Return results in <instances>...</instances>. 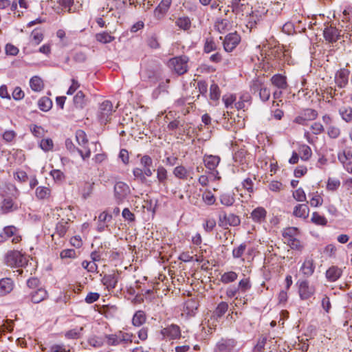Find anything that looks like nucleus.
I'll return each mask as SVG.
<instances>
[{
	"label": "nucleus",
	"mask_w": 352,
	"mask_h": 352,
	"mask_svg": "<svg viewBox=\"0 0 352 352\" xmlns=\"http://www.w3.org/2000/svg\"><path fill=\"white\" fill-rule=\"evenodd\" d=\"M251 287V285L248 278H243L237 285V289L243 292H245Z\"/></svg>",
	"instance_id": "obj_52"
},
{
	"label": "nucleus",
	"mask_w": 352,
	"mask_h": 352,
	"mask_svg": "<svg viewBox=\"0 0 352 352\" xmlns=\"http://www.w3.org/2000/svg\"><path fill=\"white\" fill-rule=\"evenodd\" d=\"M162 334L164 337L170 340H175L180 337L181 331L179 326L172 324L168 325L162 330Z\"/></svg>",
	"instance_id": "obj_10"
},
{
	"label": "nucleus",
	"mask_w": 352,
	"mask_h": 352,
	"mask_svg": "<svg viewBox=\"0 0 352 352\" xmlns=\"http://www.w3.org/2000/svg\"><path fill=\"white\" fill-rule=\"evenodd\" d=\"M297 232V229L296 228H288L284 230L283 232V236L285 239L286 241L287 239H294V235Z\"/></svg>",
	"instance_id": "obj_55"
},
{
	"label": "nucleus",
	"mask_w": 352,
	"mask_h": 352,
	"mask_svg": "<svg viewBox=\"0 0 352 352\" xmlns=\"http://www.w3.org/2000/svg\"><path fill=\"white\" fill-rule=\"evenodd\" d=\"M13 289V283L10 278L0 280V296H5Z\"/></svg>",
	"instance_id": "obj_20"
},
{
	"label": "nucleus",
	"mask_w": 352,
	"mask_h": 352,
	"mask_svg": "<svg viewBox=\"0 0 352 352\" xmlns=\"http://www.w3.org/2000/svg\"><path fill=\"white\" fill-rule=\"evenodd\" d=\"M132 338L133 334L122 331L118 332V339L120 340V344L125 345L127 344L128 343H131L133 341Z\"/></svg>",
	"instance_id": "obj_39"
},
{
	"label": "nucleus",
	"mask_w": 352,
	"mask_h": 352,
	"mask_svg": "<svg viewBox=\"0 0 352 352\" xmlns=\"http://www.w3.org/2000/svg\"><path fill=\"white\" fill-rule=\"evenodd\" d=\"M167 176L166 169L162 166H159L157 169V178L158 181L164 184L167 179Z\"/></svg>",
	"instance_id": "obj_46"
},
{
	"label": "nucleus",
	"mask_w": 352,
	"mask_h": 352,
	"mask_svg": "<svg viewBox=\"0 0 352 352\" xmlns=\"http://www.w3.org/2000/svg\"><path fill=\"white\" fill-rule=\"evenodd\" d=\"M83 327H76L67 331L65 336L68 339H78L81 336Z\"/></svg>",
	"instance_id": "obj_37"
},
{
	"label": "nucleus",
	"mask_w": 352,
	"mask_h": 352,
	"mask_svg": "<svg viewBox=\"0 0 352 352\" xmlns=\"http://www.w3.org/2000/svg\"><path fill=\"white\" fill-rule=\"evenodd\" d=\"M298 283V293L302 300H307L314 294L315 287L310 285L308 280H299Z\"/></svg>",
	"instance_id": "obj_6"
},
{
	"label": "nucleus",
	"mask_w": 352,
	"mask_h": 352,
	"mask_svg": "<svg viewBox=\"0 0 352 352\" xmlns=\"http://www.w3.org/2000/svg\"><path fill=\"white\" fill-rule=\"evenodd\" d=\"M88 342L94 347H100L103 345L104 340L102 337L93 336L88 340Z\"/></svg>",
	"instance_id": "obj_48"
},
{
	"label": "nucleus",
	"mask_w": 352,
	"mask_h": 352,
	"mask_svg": "<svg viewBox=\"0 0 352 352\" xmlns=\"http://www.w3.org/2000/svg\"><path fill=\"white\" fill-rule=\"evenodd\" d=\"M204 163L206 168L210 170H214L220 162V158L218 156L208 155L204 157Z\"/></svg>",
	"instance_id": "obj_21"
},
{
	"label": "nucleus",
	"mask_w": 352,
	"mask_h": 352,
	"mask_svg": "<svg viewBox=\"0 0 352 352\" xmlns=\"http://www.w3.org/2000/svg\"><path fill=\"white\" fill-rule=\"evenodd\" d=\"M53 141L51 139H43L40 142V147L45 151H49L53 148Z\"/></svg>",
	"instance_id": "obj_53"
},
{
	"label": "nucleus",
	"mask_w": 352,
	"mask_h": 352,
	"mask_svg": "<svg viewBox=\"0 0 352 352\" xmlns=\"http://www.w3.org/2000/svg\"><path fill=\"white\" fill-rule=\"evenodd\" d=\"M94 182H84L80 184L79 192L84 199H87L90 197L94 190Z\"/></svg>",
	"instance_id": "obj_15"
},
{
	"label": "nucleus",
	"mask_w": 352,
	"mask_h": 352,
	"mask_svg": "<svg viewBox=\"0 0 352 352\" xmlns=\"http://www.w3.org/2000/svg\"><path fill=\"white\" fill-rule=\"evenodd\" d=\"M173 175L180 179H186L188 177V172L187 169L183 166H177L173 170Z\"/></svg>",
	"instance_id": "obj_34"
},
{
	"label": "nucleus",
	"mask_w": 352,
	"mask_h": 352,
	"mask_svg": "<svg viewBox=\"0 0 352 352\" xmlns=\"http://www.w3.org/2000/svg\"><path fill=\"white\" fill-rule=\"evenodd\" d=\"M104 339L106 340L105 342L108 345L117 346L120 344V340L118 339V333L116 334L105 335Z\"/></svg>",
	"instance_id": "obj_43"
},
{
	"label": "nucleus",
	"mask_w": 352,
	"mask_h": 352,
	"mask_svg": "<svg viewBox=\"0 0 352 352\" xmlns=\"http://www.w3.org/2000/svg\"><path fill=\"white\" fill-rule=\"evenodd\" d=\"M140 165L142 166V168L146 167H152V158L147 155H143L140 159Z\"/></svg>",
	"instance_id": "obj_58"
},
{
	"label": "nucleus",
	"mask_w": 352,
	"mask_h": 352,
	"mask_svg": "<svg viewBox=\"0 0 352 352\" xmlns=\"http://www.w3.org/2000/svg\"><path fill=\"white\" fill-rule=\"evenodd\" d=\"M339 113L346 122L352 120V108L351 107H342L339 109Z\"/></svg>",
	"instance_id": "obj_32"
},
{
	"label": "nucleus",
	"mask_w": 352,
	"mask_h": 352,
	"mask_svg": "<svg viewBox=\"0 0 352 352\" xmlns=\"http://www.w3.org/2000/svg\"><path fill=\"white\" fill-rule=\"evenodd\" d=\"M251 217L254 221L261 222L265 219L266 211L263 208H256L251 213Z\"/></svg>",
	"instance_id": "obj_24"
},
{
	"label": "nucleus",
	"mask_w": 352,
	"mask_h": 352,
	"mask_svg": "<svg viewBox=\"0 0 352 352\" xmlns=\"http://www.w3.org/2000/svg\"><path fill=\"white\" fill-rule=\"evenodd\" d=\"M301 160L307 161L311 155V150L308 146H303L301 148Z\"/></svg>",
	"instance_id": "obj_64"
},
{
	"label": "nucleus",
	"mask_w": 352,
	"mask_h": 352,
	"mask_svg": "<svg viewBox=\"0 0 352 352\" xmlns=\"http://www.w3.org/2000/svg\"><path fill=\"white\" fill-rule=\"evenodd\" d=\"M246 248L245 244H241L238 248H235L232 251V256L234 258H240L244 253Z\"/></svg>",
	"instance_id": "obj_63"
},
{
	"label": "nucleus",
	"mask_w": 352,
	"mask_h": 352,
	"mask_svg": "<svg viewBox=\"0 0 352 352\" xmlns=\"http://www.w3.org/2000/svg\"><path fill=\"white\" fill-rule=\"evenodd\" d=\"M188 58L184 56L175 57L170 60L169 65L179 75L185 74L188 70Z\"/></svg>",
	"instance_id": "obj_3"
},
{
	"label": "nucleus",
	"mask_w": 352,
	"mask_h": 352,
	"mask_svg": "<svg viewBox=\"0 0 352 352\" xmlns=\"http://www.w3.org/2000/svg\"><path fill=\"white\" fill-rule=\"evenodd\" d=\"M30 296V300L33 303H39L47 298L48 294L45 289L38 288L36 290L32 292Z\"/></svg>",
	"instance_id": "obj_14"
},
{
	"label": "nucleus",
	"mask_w": 352,
	"mask_h": 352,
	"mask_svg": "<svg viewBox=\"0 0 352 352\" xmlns=\"http://www.w3.org/2000/svg\"><path fill=\"white\" fill-rule=\"evenodd\" d=\"M309 209L307 204H298L294 207L293 214L299 218L306 219L309 216Z\"/></svg>",
	"instance_id": "obj_17"
},
{
	"label": "nucleus",
	"mask_w": 352,
	"mask_h": 352,
	"mask_svg": "<svg viewBox=\"0 0 352 352\" xmlns=\"http://www.w3.org/2000/svg\"><path fill=\"white\" fill-rule=\"evenodd\" d=\"M240 223V218L234 214H227L223 212L219 216V226L224 228L228 226H237Z\"/></svg>",
	"instance_id": "obj_4"
},
{
	"label": "nucleus",
	"mask_w": 352,
	"mask_h": 352,
	"mask_svg": "<svg viewBox=\"0 0 352 352\" xmlns=\"http://www.w3.org/2000/svg\"><path fill=\"white\" fill-rule=\"evenodd\" d=\"M16 208L17 207L14 206L13 200L12 199L6 198L3 199L1 204V209L4 212H9Z\"/></svg>",
	"instance_id": "obj_36"
},
{
	"label": "nucleus",
	"mask_w": 352,
	"mask_h": 352,
	"mask_svg": "<svg viewBox=\"0 0 352 352\" xmlns=\"http://www.w3.org/2000/svg\"><path fill=\"white\" fill-rule=\"evenodd\" d=\"M202 199L209 206L214 204L216 200L214 196L210 191L205 192L202 195Z\"/></svg>",
	"instance_id": "obj_51"
},
{
	"label": "nucleus",
	"mask_w": 352,
	"mask_h": 352,
	"mask_svg": "<svg viewBox=\"0 0 352 352\" xmlns=\"http://www.w3.org/2000/svg\"><path fill=\"white\" fill-rule=\"evenodd\" d=\"M5 263L11 267H19L24 266L27 263V260L20 252L12 250L6 254Z\"/></svg>",
	"instance_id": "obj_1"
},
{
	"label": "nucleus",
	"mask_w": 352,
	"mask_h": 352,
	"mask_svg": "<svg viewBox=\"0 0 352 352\" xmlns=\"http://www.w3.org/2000/svg\"><path fill=\"white\" fill-rule=\"evenodd\" d=\"M130 193L129 186L122 182H116L114 186V197L118 204H122Z\"/></svg>",
	"instance_id": "obj_2"
},
{
	"label": "nucleus",
	"mask_w": 352,
	"mask_h": 352,
	"mask_svg": "<svg viewBox=\"0 0 352 352\" xmlns=\"http://www.w3.org/2000/svg\"><path fill=\"white\" fill-rule=\"evenodd\" d=\"M241 41L240 36L236 33L228 34L223 41V47L226 52H232Z\"/></svg>",
	"instance_id": "obj_8"
},
{
	"label": "nucleus",
	"mask_w": 352,
	"mask_h": 352,
	"mask_svg": "<svg viewBox=\"0 0 352 352\" xmlns=\"http://www.w3.org/2000/svg\"><path fill=\"white\" fill-rule=\"evenodd\" d=\"M318 116V113L316 110L311 109H307L304 110L299 116H298L294 120V122L305 125L307 121L315 120Z\"/></svg>",
	"instance_id": "obj_7"
},
{
	"label": "nucleus",
	"mask_w": 352,
	"mask_h": 352,
	"mask_svg": "<svg viewBox=\"0 0 352 352\" xmlns=\"http://www.w3.org/2000/svg\"><path fill=\"white\" fill-rule=\"evenodd\" d=\"M30 130L35 137L41 138L44 135L45 131L40 126L34 125L32 127L30 128Z\"/></svg>",
	"instance_id": "obj_61"
},
{
	"label": "nucleus",
	"mask_w": 352,
	"mask_h": 352,
	"mask_svg": "<svg viewBox=\"0 0 352 352\" xmlns=\"http://www.w3.org/2000/svg\"><path fill=\"white\" fill-rule=\"evenodd\" d=\"M270 81L272 84L280 89H285L287 87V78L282 74H277L274 75Z\"/></svg>",
	"instance_id": "obj_16"
},
{
	"label": "nucleus",
	"mask_w": 352,
	"mask_h": 352,
	"mask_svg": "<svg viewBox=\"0 0 352 352\" xmlns=\"http://www.w3.org/2000/svg\"><path fill=\"white\" fill-rule=\"evenodd\" d=\"M342 271L337 266L330 267L326 272V278L328 281L334 282L342 275Z\"/></svg>",
	"instance_id": "obj_18"
},
{
	"label": "nucleus",
	"mask_w": 352,
	"mask_h": 352,
	"mask_svg": "<svg viewBox=\"0 0 352 352\" xmlns=\"http://www.w3.org/2000/svg\"><path fill=\"white\" fill-rule=\"evenodd\" d=\"M31 89L34 91H41L44 87L43 80L38 76H33L30 80Z\"/></svg>",
	"instance_id": "obj_27"
},
{
	"label": "nucleus",
	"mask_w": 352,
	"mask_h": 352,
	"mask_svg": "<svg viewBox=\"0 0 352 352\" xmlns=\"http://www.w3.org/2000/svg\"><path fill=\"white\" fill-rule=\"evenodd\" d=\"M338 160L344 166L352 159V152L351 151H343L338 155Z\"/></svg>",
	"instance_id": "obj_35"
},
{
	"label": "nucleus",
	"mask_w": 352,
	"mask_h": 352,
	"mask_svg": "<svg viewBox=\"0 0 352 352\" xmlns=\"http://www.w3.org/2000/svg\"><path fill=\"white\" fill-rule=\"evenodd\" d=\"M228 304L226 302H221L213 312V317L216 319L221 318L228 311Z\"/></svg>",
	"instance_id": "obj_26"
},
{
	"label": "nucleus",
	"mask_w": 352,
	"mask_h": 352,
	"mask_svg": "<svg viewBox=\"0 0 352 352\" xmlns=\"http://www.w3.org/2000/svg\"><path fill=\"white\" fill-rule=\"evenodd\" d=\"M293 197L298 201L303 202L306 201V195L302 188H299L294 191Z\"/></svg>",
	"instance_id": "obj_49"
},
{
	"label": "nucleus",
	"mask_w": 352,
	"mask_h": 352,
	"mask_svg": "<svg viewBox=\"0 0 352 352\" xmlns=\"http://www.w3.org/2000/svg\"><path fill=\"white\" fill-rule=\"evenodd\" d=\"M282 30L283 32L287 34H293L301 32L298 28L295 27L294 23H284Z\"/></svg>",
	"instance_id": "obj_42"
},
{
	"label": "nucleus",
	"mask_w": 352,
	"mask_h": 352,
	"mask_svg": "<svg viewBox=\"0 0 352 352\" xmlns=\"http://www.w3.org/2000/svg\"><path fill=\"white\" fill-rule=\"evenodd\" d=\"M102 282L107 288L113 289L116 287L118 280L114 274H108L104 275L102 279Z\"/></svg>",
	"instance_id": "obj_23"
},
{
	"label": "nucleus",
	"mask_w": 352,
	"mask_h": 352,
	"mask_svg": "<svg viewBox=\"0 0 352 352\" xmlns=\"http://www.w3.org/2000/svg\"><path fill=\"white\" fill-rule=\"evenodd\" d=\"M350 72L346 69H341L336 75V83L342 88L344 87L348 83V77Z\"/></svg>",
	"instance_id": "obj_13"
},
{
	"label": "nucleus",
	"mask_w": 352,
	"mask_h": 352,
	"mask_svg": "<svg viewBox=\"0 0 352 352\" xmlns=\"http://www.w3.org/2000/svg\"><path fill=\"white\" fill-rule=\"evenodd\" d=\"M32 41L35 45H38L43 39V31L41 29H35L31 34Z\"/></svg>",
	"instance_id": "obj_38"
},
{
	"label": "nucleus",
	"mask_w": 352,
	"mask_h": 352,
	"mask_svg": "<svg viewBox=\"0 0 352 352\" xmlns=\"http://www.w3.org/2000/svg\"><path fill=\"white\" fill-rule=\"evenodd\" d=\"M39 109L43 111H49L52 107V100L47 97H42L38 102Z\"/></svg>",
	"instance_id": "obj_33"
},
{
	"label": "nucleus",
	"mask_w": 352,
	"mask_h": 352,
	"mask_svg": "<svg viewBox=\"0 0 352 352\" xmlns=\"http://www.w3.org/2000/svg\"><path fill=\"white\" fill-rule=\"evenodd\" d=\"M146 322V315L143 311H136L133 317L132 323L135 327H140Z\"/></svg>",
	"instance_id": "obj_25"
},
{
	"label": "nucleus",
	"mask_w": 352,
	"mask_h": 352,
	"mask_svg": "<svg viewBox=\"0 0 352 352\" xmlns=\"http://www.w3.org/2000/svg\"><path fill=\"white\" fill-rule=\"evenodd\" d=\"M67 230V222L62 219L56 226V232L60 236H63Z\"/></svg>",
	"instance_id": "obj_40"
},
{
	"label": "nucleus",
	"mask_w": 352,
	"mask_h": 352,
	"mask_svg": "<svg viewBox=\"0 0 352 352\" xmlns=\"http://www.w3.org/2000/svg\"><path fill=\"white\" fill-rule=\"evenodd\" d=\"M286 243L293 250L301 251L302 249V245L300 241L296 238L287 239Z\"/></svg>",
	"instance_id": "obj_50"
},
{
	"label": "nucleus",
	"mask_w": 352,
	"mask_h": 352,
	"mask_svg": "<svg viewBox=\"0 0 352 352\" xmlns=\"http://www.w3.org/2000/svg\"><path fill=\"white\" fill-rule=\"evenodd\" d=\"M267 338L265 337H261L257 344L255 345V346L253 349V352H261L263 349H264V346L266 343Z\"/></svg>",
	"instance_id": "obj_56"
},
{
	"label": "nucleus",
	"mask_w": 352,
	"mask_h": 352,
	"mask_svg": "<svg viewBox=\"0 0 352 352\" xmlns=\"http://www.w3.org/2000/svg\"><path fill=\"white\" fill-rule=\"evenodd\" d=\"M210 99L213 100H217L220 97V90L219 86L214 82H212V84L210 85Z\"/></svg>",
	"instance_id": "obj_44"
},
{
	"label": "nucleus",
	"mask_w": 352,
	"mask_h": 352,
	"mask_svg": "<svg viewBox=\"0 0 352 352\" xmlns=\"http://www.w3.org/2000/svg\"><path fill=\"white\" fill-rule=\"evenodd\" d=\"M216 224L217 223L214 219H208L206 220V222L204 224V228L206 232H210L214 229V228L216 226Z\"/></svg>",
	"instance_id": "obj_57"
},
{
	"label": "nucleus",
	"mask_w": 352,
	"mask_h": 352,
	"mask_svg": "<svg viewBox=\"0 0 352 352\" xmlns=\"http://www.w3.org/2000/svg\"><path fill=\"white\" fill-rule=\"evenodd\" d=\"M236 344L234 339H221L217 345L215 352H233Z\"/></svg>",
	"instance_id": "obj_9"
},
{
	"label": "nucleus",
	"mask_w": 352,
	"mask_h": 352,
	"mask_svg": "<svg viewBox=\"0 0 352 352\" xmlns=\"http://www.w3.org/2000/svg\"><path fill=\"white\" fill-rule=\"evenodd\" d=\"M311 221L318 226H325L327 223V220L323 216L320 215L318 212H315L312 214L311 219Z\"/></svg>",
	"instance_id": "obj_41"
},
{
	"label": "nucleus",
	"mask_w": 352,
	"mask_h": 352,
	"mask_svg": "<svg viewBox=\"0 0 352 352\" xmlns=\"http://www.w3.org/2000/svg\"><path fill=\"white\" fill-rule=\"evenodd\" d=\"M96 38L98 41L102 43H110L114 39L113 36H111L110 34H109L107 32L97 34L96 35Z\"/></svg>",
	"instance_id": "obj_45"
},
{
	"label": "nucleus",
	"mask_w": 352,
	"mask_h": 352,
	"mask_svg": "<svg viewBox=\"0 0 352 352\" xmlns=\"http://www.w3.org/2000/svg\"><path fill=\"white\" fill-rule=\"evenodd\" d=\"M220 202L226 206H231L235 201L234 194L232 192H225L220 195Z\"/></svg>",
	"instance_id": "obj_22"
},
{
	"label": "nucleus",
	"mask_w": 352,
	"mask_h": 352,
	"mask_svg": "<svg viewBox=\"0 0 352 352\" xmlns=\"http://www.w3.org/2000/svg\"><path fill=\"white\" fill-rule=\"evenodd\" d=\"M237 277L238 275L236 272L230 271L223 274L221 276L220 280L224 284H228L235 281L237 279Z\"/></svg>",
	"instance_id": "obj_30"
},
{
	"label": "nucleus",
	"mask_w": 352,
	"mask_h": 352,
	"mask_svg": "<svg viewBox=\"0 0 352 352\" xmlns=\"http://www.w3.org/2000/svg\"><path fill=\"white\" fill-rule=\"evenodd\" d=\"M76 140L80 146H82L83 148H86L87 144L88 143V139H87V135L84 131H82V130H77L76 131Z\"/></svg>",
	"instance_id": "obj_31"
},
{
	"label": "nucleus",
	"mask_w": 352,
	"mask_h": 352,
	"mask_svg": "<svg viewBox=\"0 0 352 352\" xmlns=\"http://www.w3.org/2000/svg\"><path fill=\"white\" fill-rule=\"evenodd\" d=\"M85 97V94L82 91H78L73 99L74 104L76 108L82 109L85 106L86 100Z\"/></svg>",
	"instance_id": "obj_28"
},
{
	"label": "nucleus",
	"mask_w": 352,
	"mask_h": 352,
	"mask_svg": "<svg viewBox=\"0 0 352 352\" xmlns=\"http://www.w3.org/2000/svg\"><path fill=\"white\" fill-rule=\"evenodd\" d=\"M217 45L212 38H207L204 44V52L206 53H210L212 51L215 50Z\"/></svg>",
	"instance_id": "obj_47"
},
{
	"label": "nucleus",
	"mask_w": 352,
	"mask_h": 352,
	"mask_svg": "<svg viewBox=\"0 0 352 352\" xmlns=\"http://www.w3.org/2000/svg\"><path fill=\"white\" fill-rule=\"evenodd\" d=\"M51 190L45 186H38L36 189V196L38 199H47L50 197Z\"/></svg>",
	"instance_id": "obj_29"
},
{
	"label": "nucleus",
	"mask_w": 352,
	"mask_h": 352,
	"mask_svg": "<svg viewBox=\"0 0 352 352\" xmlns=\"http://www.w3.org/2000/svg\"><path fill=\"white\" fill-rule=\"evenodd\" d=\"M327 134L331 138H337L340 134V129L336 126L330 125L327 128Z\"/></svg>",
	"instance_id": "obj_54"
},
{
	"label": "nucleus",
	"mask_w": 352,
	"mask_h": 352,
	"mask_svg": "<svg viewBox=\"0 0 352 352\" xmlns=\"http://www.w3.org/2000/svg\"><path fill=\"white\" fill-rule=\"evenodd\" d=\"M113 104L109 100H104L100 106L98 118L101 123L106 124L111 119L112 115Z\"/></svg>",
	"instance_id": "obj_5"
},
{
	"label": "nucleus",
	"mask_w": 352,
	"mask_h": 352,
	"mask_svg": "<svg viewBox=\"0 0 352 352\" xmlns=\"http://www.w3.org/2000/svg\"><path fill=\"white\" fill-rule=\"evenodd\" d=\"M259 97L261 100L267 101L270 97V90L267 87H262L259 91Z\"/></svg>",
	"instance_id": "obj_62"
},
{
	"label": "nucleus",
	"mask_w": 352,
	"mask_h": 352,
	"mask_svg": "<svg viewBox=\"0 0 352 352\" xmlns=\"http://www.w3.org/2000/svg\"><path fill=\"white\" fill-rule=\"evenodd\" d=\"M340 185L338 179L329 178L327 182V188L329 190H336Z\"/></svg>",
	"instance_id": "obj_59"
},
{
	"label": "nucleus",
	"mask_w": 352,
	"mask_h": 352,
	"mask_svg": "<svg viewBox=\"0 0 352 352\" xmlns=\"http://www.w3.org/2000/svg\"><path fill=\"white\" fill-rule=\"evenodd\" d=\"M314 260L311 258L305 259L300 267V271L302 273L307 277L311 276L314 274Z\"/></svg>",
	"instance_id": "obj_19"
},
{
	"label": "nucleus",
	"mask_w": 352,
	"mask_h": 352,
	"mask_svg": "<svg viewBox=\"0 0 352 352\" xmlns=\"http://www.w3.org/2000/svg\"><path fill=\"white\" fill-rule=\"evenodd\" d=\"M340 30L337 29L336 27L330 25L324 28L323 34L324 38L329 43L336 42L340 36Z\"/></svg>",
	"instance_id": "obj_11"
},
{
	"label": "nucleus",
	"mask_w": 352,
	"mask_h": 352,
	"mask_svg": "<svg viewBox=\"0 0 352 352\" xmlns=\"http://www.w3.org/2000/svg\"><path fill=\"white\" fill-rule=\"evenodd\" d=\"M171 2L172 0H161L160 4L154 11V14L157 20L162 19L163 16L166 13Z\"/></svg>",
	"instance_id": "obj_12"
},
{
	"label": "nucleus",
	"mask_w": 352,
	"mask_h": 352,
	"mask_svg": "<svg viewBox=\"0 0 352 352\" xmlns=\"http://www.w3.org/2000/svg\"><path fill=\"white\" fill-rule=\"evenodd\" d=\"M133 174L134 177L139 179L142 183L146 182V178L144 177L142 169L140 168H135L133 170Z\"/></svg>",
	"instance_id": "obj_60"
}]
</instances>
